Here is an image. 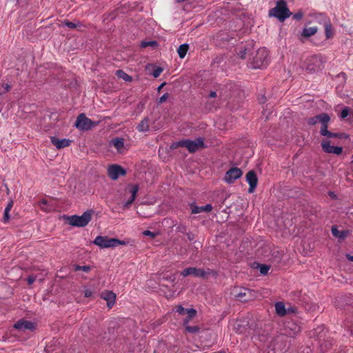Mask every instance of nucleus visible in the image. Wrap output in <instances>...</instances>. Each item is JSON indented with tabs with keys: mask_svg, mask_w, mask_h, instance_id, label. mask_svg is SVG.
I'll return each instance as SVG.
<instances>
[{
	"mask_svg": "<svg viewBox=\"0 0 353 353\" xmlns=\"http://www.w3.org/2000/svg\"><path fill=\"white\" fill-rule=\"evenodd\" d=\"M312 64L314 66L312 68H310V72L313 70L314 72H318L321 70L323 65V61L321 57L315 55L312 57L310 59V65Z\"/></svg>",
	"mask_w": 353,
	"mask_h": 353,
	"instance_id": "18",
	"label": "nucleus"
},
{
	"mask_svg": "<svg viewBox=\"0 0 353 353\" xmlns=\"http://www.w3.org/2000/svg\"><path fill=\"white\" fill-rule=\"evenodd\" d=\"M74 270L75 271L82 270L85 272H88L90 270V267L89 265L81 266V265H77L74 268Z\"/></svg>",
	"mask_w": 353,
	"mask_h": 353,
	"instance_id": "31",
	"label": "nucleus"
},
{
	"mask_svg": "<svg viewBox=\"0 0 353 353\" xmlns=\"http://www.w3.org/2000/svg\"><path fill=\"white\" fill-rule=\"evenodd\" d=\"M9 219H10V212L4 211L2 221L4 223H6L9 221Z\"/></svg>",
	"mask_w": 353,
	"mask_h": 353,
	"instance_id": "36",
	"label": "nucleus"
},
{
	"mask_svg": "<svg viewBox=\"0 0 353 353\" xmlns=\"http://www.w3.org/2000/svg\"><path fill=\"white\" fill-rule=\"evenodd\" d=\"M346 258L350 261H353V256L349 254H346Z\"/></svg>",
	"mask_w": 353,
	"mask_h": 353,
	"instance_id": "49",
	"label": "nucleus"
},
{
	"mask_svg": "<svg viewBox=\"0 0 353 353\" xmlns=\"http://www.w3.org/2000/svg\"><path fill=\"white\" fill-rule=\"evenodd\" d=\"M179 147L185 148L190 153H193L197 151L199 148H205V145L204 143V139L199 137L193 141L190 139L181 140L179 141L173 143L170 148L172 149H176Z\"/></svg>",
	"mask_w": 353,
	"mask_h": 353,
	"instance_id": "4",
	"label": "nucleus"
},
{
	"mask_svg": "<svg viewBox=\"0 0 353 353\" xmlns=\"http://www.w3.org/2000/svg\"><path fill=\"white\" fill-rule=\"evenodd\" d=\"M235 297L241 302H247L254 297L253 292L248 288H242L235 294Z\"/></svg>",
	"mask_w": 353,
	"mask_h": 353,
	"instance_id": "14",
	"label": "nucleus"
},
{
	"mask_svg": "<svg viewBox=\"0 0 353 353\" xmlns=\"http://www.w3.org/2000/svg\"><path fill=\"white\" fill-rule=\"evenodd\" d=\"M149 119L144 118L137 125V129L139 132H147L149 130Z\"/></svg>",
	"mask_w": 353,
	"mask_h": 353,
	"instance_id": "23",
	"label": "nucleus"
},
{
	"mask_svg": "<svg viewBox=\"0 0 353 353\" xmlns=\"http://www.w3.org/2000/svg\"><path fill=\"white\" fill-rule=\"evenodd\" d=\"M93 243L99 246L101 248H114L119 245L125 244L124 241H121L119 239L114 238H108L107 236H97L94 239Z\"/></svg>",
	"mask_w": 353,
	"mask_h": 353,
	"instance_id": "6",
	"label": "nucleus"
},
{
	"mask_svg": "<svg viewBox=\"0 0 353 353\" xmlns=\"http://www.w3.org/2000/svg\"><path fill=\"white\" fill-rule=\"evenodd\" d=\"M330 196H332V197H334V193H333V192H330Z\"/></svg>",
	"mask_w": 353,
	"mask_h": 353,
	"instance_id": "55",
	"label": "nucleus"
},
{
	"mask_svg": "<svg viewBox=\"0 0 353 353\" xmlns=\"http://www.w3.org/2000/svg\"><path fill=\"white\" fill-rule=\"evenodd\" d=\"M302 17L303 14L301 12H297L293 15V18L296 20H300Z\"/></svg>",
	"mask_w": 353,
	"mask_h": 353,
	"instance_id": "42",
	"label": "nucleus"
},
{
	"mask_svg": "<svg viewBox=\"0 0 353 353\" xmlns=\"http://www.w3.org/2000/svg\"><path fill=\"white\" fill-rule=\"evenodd\" d=\"M275 310H276V313L279 316H281V317L285 316L287 314L285 306L283 302H277L275 304Z\"/></svg>",
	"mask_w": 353,
	"mask_h": 353,
	"instance_id": "22",
	"label": "nucleus"
},
{
	"mask_svg": "<svg viewBox=\"0 0 353 353\" xmlns=\"http://www.w3.org/2000/svg\"><path fill=\"white\" fill-rule=\"evenodd\" d=\"M111 143L117 150H120L124 147L123 139L114 138L112 140Z\"/></svg>",
	"mask_w": 353,
	"mask_h": 353,
	"instance_id": "25",
	"label": "nucleus"
},
{
	"mask_svg": "<svg viewBox=\"0 0 353 353\" xmlns=\"http://www.w3.org/2000/svg\"><path fill=\"white\" fill-rule=\"evenodd\" d=\"M108 174L112 180H117L120 176H125L126 171L121 166L113 164L108 167Z\"/></svg>",
	"mask_w": 353,
	"mask_h": 353,
	"instance_id": "9",
	"label": "nucleus"
},
{
	"mask_svg": "<svg viewBox=\"0 0 353 353\" xmlns=\"http://www.w3.org/2000/svg\"><path fill=\"white\" fill-rule=\"evenodd\" d=\"M63 24L65 25L67 27H68L70 29H74L76 28L80 27V23H75L74 22L70 21L68 20H64Z\"/></svg>",
	"mask_w": 353,
	"mask_h": 353,
	"instance_id": "30",
	"label": "nucleus"
},
{
	"mask_svg": "<svg viewBox=\"0 0 353 353\" xmlns=\"http://www.w3.org/2000/svg\"><path fill=\"white\" fill-rule=\"evenodd\" d=\"M41 204H44V205H46L47 204V201L43 199L41 202Z\"/></svg>",
	"mask_w": 353,
	"mask_h": 353,
	"instance_id": "52",
	"label": "nucleus"
},
{
	"mask_svg": "<svg viewBox=\"0 0 353 353\" xmlns=\"http://www.w3.org/2000/svg\"><path fill=\"white\" fill-rule=\"evenodd\" d=\"M265 101V99L264 97H263V98H261V103H264Z\"/></svg>",
	"mask_w": 353,
	"mask_h": 353,
	"instance_id": "53",
	"label": "nucleus"
},
{
	"mask_svg": "<svg viewBox=\"0 0 353 353\" xmlns=\"http://www.w3.org/2000/svg\"><path fill=\"white\" fill-rule=\"evenodd\" d=\"M154 45H156V42H154V41H152V42H143L142 43V46L143 47H147V46H154Z\"/></svg>",
	"mask_w": 353,
	"mask_h": 353,
	"instance_id": "45",
	"label": "nucleus"
},
{
	"mask_svg": "<svg viewBox=\"0 0 353 353\" xmlns=\"http://www.w3.org/2000/svg\"><path fill=\"white\" fill-rule=\"evenodd\" d=\"M14 327L19 331L24 332L26 330H33L35 329V325L34 323L21 319L16 322L14 325Z\"/></svg>",
	"mask_w": 353,
	"mask_h": 353,
	"instance_id": "13",
	"label": "nucleus"
},
{
	"mask_svg": "<svg viewBox=\"0 0 353 353\" xmlns=\"http://www.w3.org/2000/svg\"><path fill=\"white\" fill-rule=\"evenodd\" d=\"M12 206H13V202L12 201L9 202L8 203L7 206L6 207L4 211L10 212L11 209L12 208Z\"/></svg>",
	"mask_w": 353,
	"mask_h": 353,
	"instance_id": "41",
	"label": "nucleus"
},
{
	"mask_svg": "<svg viewBox=\"0 0 353 353\" xmlns=\"http://www.w3.org/2000/svg\"><path fill=\"white\" fill-rule=\"evenodd\" d=\"M51 143L59 150L68 147L72 141L68 139H59L55 137H50Z\"/></svg>",
	"mask_w": 353,
	"mask_h": 353,
	"instance_id": "17",
	"label": "nucleus"
},
{
	"mask_svg": "<svg viewBox=\"0 0 353 353\" xmlns=\"http://www.w3.org/2000/svg\"><path fill=\"white\" fill-rule=\"evenodd\" d=\"M350 108L345 107L341 112V114H340L341 119H343L346 118L350 113Z\"/></svg>",
	"mask_w": 353,
	"mask_h": 353,
	"instance_id": "32",
	"label": "nucleus"
},
{
	"mask_svg": "<svg viewBox=\"0 0 353 353\" xmlns=\"http://www.w3.org/2000/svg\"><path fill=\"white\" fill-rule=\"evenodd\" d=\"M92 292L91 290H85L84 296L85 297H90V296H92Z\"/></svg>",
	"mask_w": 353,
	"mask_h": 353,
	"instance_id": "46",
	"label": "nucleus"
},
{
	"mask_svg": "<svg viewBox=\"0 0 353 353\" xmlns=\"http://www.w3.org/2000/svg\"><path fill=\"white\" fill-rule=\"evenodd\" d=\"M3 88H4L3 93L6 92H9L10 88H11V87H10V85L9 84H4V85H3ZM0 94H3V92H0Z\"/></svg>",
	"mask_w": 353,
	"mask_h": 353,
	"instance_id": "44",
	"label": "nucleus"
},
{
	"mask_svg": "<svg viewBox=\"0 0 353 353\" xmlns=\"http://www.w3.org/2000/svg\"><path fill=\"white\" fill-rule=\"evenodd\" d=\"M185 330L190 333H197L200 330V327L198 325L190 326L189 325H185Z\"/></svg>",
	"mask_w": 353,
	"mask_h": 353,
	"instance_id": "28",
	"label": "nucleus"
},
{
	"mask_svg": "<svg viewBox=\"0 0 353 353\" xmlns=\"http://www.w3.org/2000/svg\"><path fill=\"white\" fill-rule=\"evenodd\" d=\"M101 298L107 301L108 308H112L115 303L116 294L112 291L105 290L101 293Z\"/></svg>",
	"mask_w": 353,
	"mask_h": 353,
	"instance_id": "16",
	"label": "nucleus"
},
{
	"mask_svg": "<svg viewBox=\"0 0 353 353\" xmlns=\"http://www.w3.org/2000/svg\"><path fill=\"white\" fill-rule=\"evenodd\" d=\"M321 147L325 153L340 155L343 152L342 147L331 145L330 141L327 139H324L321 141Z\"/></svg>",
	"mask_w": 353,
	"mask_h": 353,
	"instance_id": "10",
	"label": "nucleus"
},
{
	"mask_svg": "<svg viewBox=\"0 0 353 353\" xmlns=\"http://www.w3.org/2000/svg\"><path fill=\"white\" fill-rule=\"evenodd\" d=\"M269 270H270V267L267 265L262 264L259 267L260 272L264 275L268 274Z\"/></svg>",
	"mask_w": 353,
	"mask_h": 353,
	"instance_id": "33",
	"label": "nucleus"
},
{
	"mask_svg": "<svg viewBox=\"0 0 353 353\" xmlns=\"http://www.w3.org/2000/svg\"><path fill=\"white\" fill-rule=\"evenodd\" d=\"M169 97V94L168 93H165L164 94H163L159 99V103H164L167 99Z\"/></svg>",
	"mask_w": 353,
	"mask_h": 353,
	"instance_id": "37",
	"label": "nucleus"
},
{
	"mask_svg": "<svg viewBox=\"0 0 353 353\" xmlns=\"http://www.w3.org/2000/svg\"><path fill=\"white\" fill-rule=\"evenodd\" d=\"M191 208L192 214H199L202 212H210L212 210V206L211 204H207L203 206H197L194 203H191L190 205Z\"/></svg>",
	"mask_w": 353,
	"mask_h": 353,
	"instance_id": "20",
	"label": "nucleus"
},
{
	"mask_svg": "<svg viewBox=\"0 0 353 353\" xmlns=\"http://www.w3.org/2000/svg\"><path fill=\"white\" fill-rule=\"evenodd\" d=\"M165 85V83H162V84H161V85H159V87L158 88V90H160L163 87V85Z\"/></svg>",
	"mask_w": 353,
	"mask_h": 353,
	"instance_id": "51",
	"label": "nucleus"
},
{
	"mask_svg": "<svg viewBox=\"0 0 353 353\" xmlns=\"http://www.w3.org/2000/svg\"><path fill=\"white\" fill-rule=\"evenodd\" d=\"M162 72L163 69L160 67H158L153 70L152 75L154 77L157 78L160 76Z\"/></svg>",
	"mask_w": 353,
	"mask_h": 353,
	"instance_id": "34",
	"label": "nucleus"
},
{
	"mask_svg": "<svg viewBox=\"0 0 353 353\" xmlns=\"http://www.w3.org/2000/svg\"><path fill=\"white\" fill-rule=\"evenodd\" d=\"M209 97L210 98H215L217 97V93L216 91H210V94H209Z\"/></svg>",
	"mask_w": 353,
	"mask_h": 353,
	"instance_id": "47",
	"label": "nucleus"
},
{
	"mask_svg": "<svg viewBox=\"0 0 353 353\" xmlns=\"http://www.w3.org/2000/svg\"><path fill=\"white\" fill-rule=\"evenodd\" d=\"M189 49V46L188 44H181L179 46L177 52L180 58L183 59L187 54V52Z\"/></svg>",
	"mask_w": 353,
	"mask_h": 353,
	"instance_id": "24",
	"label": "nucleus"
},
{
	"mask_svg": "<svg viewBox=\"0 0 353 353\" xmlns=\"http://www.w3.org/2000/svg\"><path fill=\"white\" fill-rule=\"evenodd\" d=\"M243 174L242 170L239 168H232L228 170L224 176V181L228 183H232Z\"/></svg>",
	"mask_w": 353,
	"mask_h": 353,
	"instance_id": "11",
	"label": "nucleus"
},
{
	"mask_svg": "<svg viewBox=\"0 0 353 353\" xmlns=\"http://www.w3.org/2000/svg\"><path fill=\"white\" fill-rule=\"evenodd\" d=\"M330 120V117L327 114L323 113L310 119V123L314 124L317 122L321 123L320 128V134L322 136L328 138H338L340 139H347L349 136L345 133H332L327 130V123Z\"/></svg>",
	"mask_w": 353,
	"mask_h": 353,
	"instance_id": "2",
	"label": "nucleus"
},
{
	"mask_svg": "<svg viewBox=\"0 0 353 353\" xmlns=\"http://www.w3.org/2000/svg\"><path fill=\"white\" fill-rule=\"evenodd\" d=\"M97 122H94L88 118L85 114L81 113L77 117L74 125L79 130L86 131L97 125Z\"/></svg>",
	"mask_w": 353,
	"mask_h": 353,
	"instance_id": "8",
	"label": "nucleus"
},
{
	"mask_svg": "<svg viewBox=\"0 0 353 353\" xmlns=\"http://www.w3.org/2000/svg\"><path fill=\"white\" fill-rule=\"evenodd\" d=\"M246 181L250 185L248 192L252 193L254 191L258 183V178L254 170H250L246 174Z\"/></svg>",
	"mask_w": 353,
	"mask_h": 353,
	"instance_id": "15",
	"label": "nucleus"
},
{
	"mask_svg": "<svg viewBox=\"0 0 353 353\" xmlns=\"http://www.w3.org/2000/svg\"><path fill=\"white\" fill-rule=\"evenodd\" d=\"M292 12L287 6V3L284 0L276 1L275 7L269 10V17L276 18L279 21L283 22L289 18Z\"/></svg>",
	"mask_w": 353,
	"mask_h": 353,
	"instance_id": "3",
	"label": "nucleus"
},
{
	"mask_svg": "<svg viewBox=\"0 0 353 353\" xmlns=\"http://www.w3.org/2000/svg\"><path fill=\"white\" fill-rule=\"evenodd\" d=\"M196 310L193 308L186 309L187 316L183 320V326L188 325L190 321L196 315Z\"/></svg>",
	"mask_w": 353,
	"mask_h": 353,
	"instance_id": "21",
	"label": "nucleus"
},
{
	"mask_svg": "<svg viewBox=\"0 0 353 353\" xmlns=\"http://www.w3.org/2000/svg\"><path fill=\"white\" fill-rule=\"evenodd\" d=\"M27 281H28V284H32L34 282L35 279L32 276H29L28 278Z\"/></svg>",
	"mask_w": 353,
	"mask_h": 353,
	"instance_id": "48",
	"label": "nucleus"
},
{
	"mask_svg": "<svg viewBox=\"0 0 353 353\" xmlns=\"http://www.w3.org/2000/svg\"><path fill=\"white\" fill-rule=\"evenodd\" d=\"M270 62L269 52L265 48L257 50L252 62V68H261L266 67Z\"/></svg>",
	"mask_w": 353,
	"mask_h": 353,
	"instance_id": "5",
	"label": "nucleus"
},
{
	"mask_svg": "<svg viewBox=\"0 0 353 353\" xmlns=\"http://www.w3.org/2000/svg\"><path fill=\"white\" fill-rule=\"evenodd\" d=\"M245 52H241V59H245Z\"/></svg>",
	"mask_w": 353,
	"mask_h": 353,
	"instance_id": "50",
	"label": "nucleus"
},
{
	"mask_svg": "<svg viewBox=\"0 0 353 353\" xmlns=\"http://www.w3.org/2000/svg\"><path fill=\"white\" fill-rule=\"evenodd\" d=\"M181 274L183 276L193 275L194 276L199 277V278H203L206 275V272H205V270L203 269L196 268H194V267H190V268L184 269L181 272Z\"/></svg>",
	"mask_w": 353,
	"mask_h": 353,
	"instance_id": "12",
	"label": "nucleus"
},
{
	"mask_svg": "<svg viewBox=\"0 0 353 353\" xmlns=\"http://www.w3.org/2000/svg\"><path fill=\"white\" fill-rule=\"evenodd\" d=\"M321 16H325L323 13H310V23H317L323 26V22L320 21Z\"/></svg>",
	"mask_w": 353,
	"mask_h": 353,
	"instance_id": "26",
	"label": "nucleus"
},
{
	"mask_svg": "<svg viewBox=\"0 0 353 353\" xmlns=\"http://www.w3.org/2000/svg\"><path fill=\"white\" fill-rule=\"evenodd\" d=\"M135 199L136 198L132 197V196H131L130 198L124 204V207L128 208V206H130L134 202Z\"/></svg>",
	"mask_w": 353,
	"mask_h": 353,
	"instance_id": "39",
	"label": "nucleus"
},
{
	"mask_svg": "<svg viewBox=\"0 0 353 353\" xmlns=\"http://www.w3.org/2000/svg\"><path fill=\"white\" fill-rule=\"evenodd\" d=\"M139 185H137V184L132 185L130 186L129 192L131 194L132 197H134V198L137 197V194L139 191Z\"/></svg>",
	"mask_w": 353,
	"mask_h": 353,
	"instance_id": "29",
	"label": "nucleus"
},
{
	"mask_svg": "<svg viewBox=\"0 0 353 353\" xmlns=\"http://www.w3.org/2000/svg\"><path fill=\"white\" fill-rule=\"evenodd\" d=\"M320 21L323 22V26L325 29V36H321L319 38L314 37L318 31V28L316 26L310 27V43H312L315 46L323 44L327 39L332 38L334 34L332 25L327 16H321Z\"/></svg>",
	"mask_w": 353,
	"mask_h": 353,
	"instance_id": "1",
	"label": "nucleus"
},
{
	"mask_svg": "<svg viewBox=\"0 0 353 353\" xmlns=\"http://www.w3.org/2000/svg\"><path fill=\"white\" fill-rule=\"evenodd\" d=\"M302 36L304 37H309V29L305 28L303 30Z\"/></svg>",
	"mask_w": 353,
	"mask_h": 353,
	"instance_id": "43",
	"label": "nucleus"
},
{
	"mask_svg": "<svg viewBox=\"0 0 353 353\" xmlns=\"http://www.w3.org/2000/svg\"><path fill=\"white\" fill-rule=\"evenodd\" d=\"M332 234L339 240H344L350 235L349 230H339L336 225H333L331 229Z\"/></svg>",
	"mask_w": 353,
	"mask_h": 353,
	"instance_id": "19",
	"label": "nucleus"
},
{
	"mask_svg": "<svg viewBox=\"0 0 353 353\" xmlns=\"http://www.w3.org/2000/svg\"><path fill=\"white\" fill-rule=\"evenodd\" d=\"M92 212V210H88L83 212L81 216H71L70 217V224L76 227H85L90 221Z\"/></svg>",
	"mask_w": 353,
	"mask_h": 353,
	"instance_id": "7",
	"label": "nucleus"
},
{
	"mask_svg": "<svg viewBox=\"0 0 353 353\" xmlns=\"http://www.w3.org/2000/svg\"><path fill=\"white\" fill-rule=\"evenodd\" d=\"M135 199L136 198L132 197V196H131L130 198L124 204V207L128 208V206H130L134 202Z\"/></svg>",
	"mask_w": 353,
	"mask_h": 353,
	"instance_id": "40",
	"label": "nucleus"
},
{
	"mask_svg": "<svg viewBox=\"0 0 353 353\" xmlns=\"http://www.w3.org/2000/svg\"><path fill=\"white\" fill-rule=\"evenodd\" d=\"M143 234L144 236H150L152 239L154 238L156 236V234H154V232H152L150 230H145L143 232Z\"/></svg>",
	"mask_w": 353,
	"mask_h": 353,
	"instance_id": "38",
	"label": "nucleus"
},
{
	"mask_svg": "<svg viewBox=\"0 0 353 353\" xmlns=\"http://www.w3.org/2000/svg\"><path fill=\"white\" fill-rule=\"evenodd\" d=\"M176 312L179 314H184L186 313V309H185L182 305H179L176 307Z\"/></svg>",
	"mask_w": 353,
	"mask_h": 353,
	"instance_id": "35",
	"label": "nucleus"
},
{
	"mask_svg": "<svg viewBox=\"0 0 353 353\" xmlns=\"http://www.w3.org/2000/svg\"><path fill=\"white\" fill-rule=\"evenodd\" d=\"M185 0H176L177 3H181L183 2Z\"/></svg>",
	"mask_w": 353,
	"mask_h": 353,
	"instance_id": "54",
	"label": "nucleus"
},
{
	"mask_svg": "<svg viewBox=\"0 0 353 353\" xmlns=\"http://www.w3.org/2000/svg\"><path fill=\"white\" fill-rule=\"evenodd\" d=\"M116 74L118 77L123 79L125 81H132V77L121 70H117Z\"/></svg>",
	"mask_w": 353,
	"mask_h": 353,
	"instance_id": "27",
	"label": "nucleus"
}]
</instances>
